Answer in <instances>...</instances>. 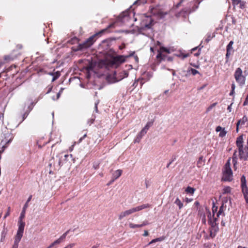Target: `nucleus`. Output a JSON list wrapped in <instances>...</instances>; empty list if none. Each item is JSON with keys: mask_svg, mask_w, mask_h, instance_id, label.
<instances>
[{"mask_svg": "<svg viewBox=\"0 0 248 248\" xmlns=\"http://www.w3.org/2000/svg\"><path fill=\"white\" fill-rule=\"evenodd\" d=\"M140 22L138 27L140 33L148 37H151L153 33V26L155 23L154 20L151 16L142 15L140 16Z\"/></svg>", "mask_w": 248, "mask_h": 248, "instance_id": "nucleus-1", "label": "nucleus"}, {"mask_svg": "<svg viewBox=\"0 0 248 248\" xmlns=\"http://www.w3.org/2000/svg\"><path fill=\"white\" fill-rule=\"evenodd\" d=\"M150 207L151 205L150 204L146 203L131 208L128 210L121 212L118 216V218L119 220H122L124 217Z\"/></svg>", "mask_w": 248, "mask_h": 248, "instance_id": "nucleus-2", "label": "nucleus"}, {"mask_svg": "<svg viewBox=\"0 0 248 248\" xmlns=\"http://www.w3.org/2000/svg\"><path fill=\"white\" fill-rule=\"evenodd\" d=\"M134 52H132L128 56L124 55H117L112 57L110 60L108 62V65L114 67H117L121 63L124 62L125 61L126 58L133 55Z\"/></svg>", "mask_w": 248, "mask_h": 248, "instance_id": "nucleus-3", "label": "nucleus"}, {"mask_svg": "<svg viewBox=\"0 0 248 248\" xmlns=\"http://www.w3.org/2000/svg\"><path fill=\"white\" fill-rule=\"evenodd\" d=\"M206 211L207 212V217L208 218V223L211 226V229L210 231V235L211 236L214 237L215 236L216 232L218 231V227L217 226V224L216 221L217 220V217H214V215L213 214L212 216L211 213L209 209H206Z\"/></svg>", "mask_w": 248, "mask_h": 248, "instance_id": "nucleus-4", "label": "nucleus"}, {"mask_svg": "<svg viewBox=\"0 0 248 248\" xmlns=\"http://www.w3.org/2000/svg\"><path fill=\"white\" fill-rule=\"evenodd\" d=\"M128 75V72L125 70L120 72L118 74L114 72L113 74L108 75L107 77V80L109 83H113L127 77Z\"/></svg>", "mask_w": 248, "mask_h": 248, "instance_id": "nucleus-5", "label": "nucleus"}, {"mask_svg": "<svg viewBox=\"0 0 248 248\" xmlns=\"http://www.w3.org/2000/svg\"><path fill=\"white\" fill-rule=\"evenodd\" d=\"M224 181L231 182L233 179L232 171L231 168L230 159L226 163L223 171L222 178Z\"/></svg>", "mask_w": 248, "mask_h": 248, "instance_id": "nucleus-6", "label": "nucleus"}, {"mask_svg": "<svg viewBox=\"0 0 248 248\" xmlns=\"http://www.w3.org/2000/svg\"><path fill=\"white\" fill-rule=\"evenodd\" d=\"M236 144L237 147L239 158L241 159L247 160L248 158V155H246L245 151L243 147V136L241 135L237 137L236 141Z\"/></svg>", "mask_w": 248, "mask_h": 248, "instance_id": "nucleus-7", "label": "nucleus"}, {"mask_svg": "<svg viewBox=\"0 0 248 248\" xmlns=\"http://www.w3.org/2000/svg\"><path fill=\"white\" fill-rule=\"evenodd\" d=\"M106 30H103L101 31H100L98 32V33H96V34L92 35L90 38H89L84 43L80 44L78 46V49L79 50H82L84 48H86L87 47H90L91 46H92L93 43L95 41V37L97 36L101 35L102 33H103Z\"/></svg>", "mask_w": 248, "mask_h": 248, "instance_id": "nucleus-8", "label": "nucleus"}, {"mask_svg": "<svg viewBox=\"0 0 248 248\" xmlns=\"http://www.w3.org/2000/svg\"><path fill=\"white\" fill-rule=\"evenodd\" d=\"M234 77L236 82L241 86H243L246 81V76L244 75L242 69L237 68L234 73Z\"/></svg>", "mask_w": 248, "mask_h": 248, "instance_id": "nucleus-9", "label": "nucleus"}, {"mask_svg": "<svg viewBox=\"0 0 248 248\" xmlns=\"http://www.w3.org/2000/svg\"><path fill=\"white\" fill-rule=\"evenodd\" d=\"M31 198H32V196L31 195L30 196V197L28 198L26 202L25 203V204H24V205L23 206L22 211L20 214V217L19 218V220L18 221V228H21L24 229V227L25 226V223L23 221V220L24 218L25 217L26 210L29 206L28 203L31 200Z\"/></svg>", "mask_w": 248, "mask_h": 248, "instance_id": "nucleus-10", "label": "nucleus"}, {"mask_svg": "<svg viewBox=\"0 0 248 248\" xmlns=\"http://www.w3.org/2000/svg\"><path fill=\"white\" fill-rule=\"evenodd\" d=\"M24 230V229L18 227L16 234L15 237L14 243L12 248H18V244L23 236Z\"/></svg>", "mask_w": 248, "mask_h": 248, "instance_id": "nucleus-11", "label": "nucleus"}, {"mask_svg": "<svg viewBox=\"0 0 248 248\" xmlns=\"http://www.w3.org/2000/svg\"><path fill=\"white\" fill-rule=\"evenodd\" d=\"M152 14L157 16L160 18H162L167 15V13H164L161 11L157 10V9L152 8L150 9Z\"/></svg>", "mask_w": 248, "mask_h": 248, "instance_id": "nucleus-12", "label": "nucleus"}, {"mask_svg": "<svg viewBox=\"0 0 248 248\" xmlns=\"http://www.w3.org/2000/svg\"><path fill=\"white\" fill-rule=\"evenodd\" d=\"M248 119L246 116H244L242 119L239 120L236 124V131L238 132L239 130V126L244 125L245 123L247 121Z\"/></svg>", "mask_w": 248, "mask_h": 248, "instance_id": "nucleus-13", "label": "nucleus"}, {"mask_svg": "<svg viewBox=\"0 0 248 248\" xmlns=\"http://www.w3.org/2000/svg\"><path fill=\"white\" fill-rule=\"evenodd\" d=\"M122 173V170H117L115 171L112 174V182H114L117 179H118Z\"/></svg>", "mask_w": 248, "mask_h": 248, "instance_id": "nucleus-14", "label": "nucleus"}, {"mask_svg": "<svg viewBox=\"0 0 248 248\" xmlns=\"http://www.w3.org/2000/svg\"><path fill=\"white\" fill-rule=\"evenodd\" d=\"M163 52H165L167 53H170V50L168 48H166L165 47H160V52L157 55V58H161V59H164V58L163 57V56L162 55V54L161 53Z\"/></svg>", "mask_w": 248, "mask_h": 248, "instance_id": "nucleus-15", "label": "nucleus"}, {"mask_svg": "<svg viewBox=\"0 0 248 248\" xmlns=\"http://www.w3.org/2000/svg\"><path fill=\"white\" fill-rule=\"evenodd\" d=\"M226 209V205H224V203H222L221 206L220 207L219 211L217 213V217H219L220 216L222 215L223 216H225L224 211Z\"/></svg>", "mask_w": 248, "mask_h": 248, "instance_id": "nucleus-16", "label": "nucleus"}, {"mask_svg": "<svg viewBox=\"0 0 248 248\" xmlns=\"http://www.w3.org/2000/svg\"><path fill=\"white\" fill-rule=\"evenodd\" d=\"M237 151L235 150L232 157V161L233 164V168L235 170L237 169Z\"/></svg>", "mask_w": 248, "mask_h": 248, "instance_id": "nucleus-17", "label": "nucleus"}, {"mask_svg": "<svg viewBox=\"0 0 248 248\" xmlns=\"http://www.w3.org/2000/svg\"><path fill=\"white\" fill-rule=\"evenodd\" d=\"M241 188H242V192L243 194L244 198H246V197H248V188L247 186H241Z\"/></svg>", "mask_w": 248, "mask_h": 248, "instance_id": "nucleus-18", "label": "nucleus"}, {"mask_svg": "<svg viewBox=\"0 0 248 248\" xmlns=\"http://www.w3.org/2000/svg\"><path fill=\"white\" fill-rule=\"evenodd\" d=\"M231 190L232 188L231 187L228 186H225L222 189V194H226L230 193L231 192Z\"/></svg>", "mask_w": 248, "mask_h": 248, "instance_id": "nucleus-19", "label": "nucleus"}, {"mask_svg": "<svg viewBox=\"0 0 248 248\" xmlns=\"http://www.w3.org/2000/svg\"><path fill=\"white\" fill-rule=\"evenodd\" d=\"M174 203L176 204L177 206H178L179 209H181L183 207V202L180 201V200L177 198L174 202Z\"/></svg>", "mask_w": 248, "mask_h": 248, "instance_id": "nucleus-20", "label": "nucleus"}, {"mask_svg": "<svg viewBox=\"0 0 248 248\" xmlns=\"http://www.w3.org/2000/svg\"><path fill=\"white\" fill-rule=\"evenodd\" d=\"M195 191V188L190 187V186L187 187V188L185 190V191L187 193H189V194H191V195H193L194 194Z\"/></svg>", "mask_w": 248, "mask_h": 248, "instance_id": "nucleus-21", "label": "nucleus"}, {"mask_svg": "<svg viewBox=\"0 0 248 248\" xmlns=\"http://www.w3.org/2000/svg\"><path fill=\"white\" fill-rule=\"evenodd\" d=\"M163 239H164L162 237H159V238H157L153 239L151 242H150L149 243L148 245H151L152 244H153L154 243H156V242H161V241H163Z\"/></svg>", "mask_w": 248, "mask_h": 248, "instance_id": "nucleus-22", "label": "nucleus"}, {"mask_svg": "<svg viewBox=\"0 0 248 248\" xmlns=\"http://www.w3.org/2000/svg\"><path fill=\"white\" fill-rule=\"evenodd\" d=\"M143 136V135H142L141 134H140V133H139L136 138H135V140H134V142L135 143H136V142H140V141L141 139H142V137Z\"/></svg>", "mask_w": 248, "mask_h": 248, "instance_id": "nucleus-23", "label": "nucleus"}, {"mask_svg": "<svg viewBox=\"0 0 248 248\" xmlns=\"http://www.w3.org/2000/svg\"><path fill=\"white\" fill-rule=\"evenodd\" d=\"M227 131L225 130V128H223V129L220 131L219 134V137L223 138L225 137L227 134Z\"/></svg>", "mask_w": 248, "mask_h": 248, "instance_id": "nucleus-24", "label": "nucleus"}, {"mask_svg": "<svg viewBox=\"0 0 248 248\" xmlns=\"http://www.w3.org/2000/svg\"><path fill=\"white\" fill-rule=\"evenodd\" d=\"M241 186H246V179L245 176L243 175L241 179Z\"/></svg>", "mask_w": 248, "mask_h": 248, "instance_id": "nucleus-25", "label": "nucleus"}, {"mask_svg": "<svg viewBox=\"0 0 248 248\" xmlns=\"http://www.w3.org/2000/svg\"><path fill=\"white\" fill-rule=\"evenodd\" d=\"M129 226L130 228H132V229H135L136 228L141 227V225H140V224H134L132 223H130L129 224Z\"/></svg>", "mask_w": 248, "mask_h": 248, "instance_id": "nucleus-26", "label": "nucleus"}, {"mask_svg": "<svg viewBox=\"0 0 248 248\" xmlns=\"http://www.w3.org/2000/svg\"><path fill=\"white\" fill-rule=\"evenodd\" d=\"M147 0H137L134 2V5L144 4L147 2Z\"/></svg>", "mask_w": 248, "mask_h": 248, "instance_id": "nucleus-27", "label": "nucleus"}, {"mask_svg": "<svg viewBox=\"0 0 248 248\" xmlns=\"http://www.w3.org/2000/svg\"><path fill=\"white\" fill-rule=\"evenodd\" d=\"M188 72H190L193 75H195L197 74H199V72L194 69L193 68H190L188 70Z\"/></svg>", "mask_w": 248, "mask_h": 248, "instance_id": "nucleus-28", "label": "nucleus"}, {"mask_svg": "<svg viewBox=\"0 0 248 248\" xmlns=\"http://www.w3.org/2000/svg\"><path fill=\"white\" fill-rule=\"evenodd\" d=\"M153 125V122H148L145 126H144V128L148 130L149 128Z\"/></svg>", "mask_w": 248, "mask_h": 248, "instance_id": "nucleus-29", "label": "nucleus"}, {"mask_svg": "<svg viewBox=\"0 0 248 248\" xmlns=\"http://www.w3.org/2000/svg\"><path fill=\"white\" fill-rule=\"evenodd\" d=\"M200 3V1H199L198 2V3L196 4L195 3H192V4L193 5V7H195V8H193L191 10H190L189 12L194 11L196 9H197L198 8L199 4ZM191 4H192V3H191Z\"/></svg>", "mask_w": 248, "mask_h": 248, "instance_id": "nucleus-30", "label": "nucleus"}, {"mask_svg": "<svg viewBox=\"0 0 248 248\" xmlns=\"http://www.w3.org/2000/svg\"><path fill=\"white\" fill-rule=\"evenodd\" d=\"M69 231H67L65 233H64L60 238L59 239L62 241L63 239H64L67 235Z\"/></svg>", "mask_w": 248, "mask_h": 248, "instance_id": "nucleus-31", "label": "nucleus"}, {"mask_svg": "<svg viewBox=\"0 0 248 248\" xmlns=\"http://www.w3.org/2000/svg\"><path fill=\"white\" fill-rule=\"evenodd\" d=\"M217 103H214L212 104L211 105H210L207 108V112L210 111L214 107H215L217 105Z\"/></svg>", "mask_w": 248, "mask_h": 248, "instance_id": "nucleus-32", "label": "nucleus"}, {"mask_svg": "<svg viewBox=\"0 0 248 248\" xmlns=\"http://www.w3.org/2000/svg\"><path fill=\"white\" fill-rule=\"evenodd\" d=\"M227 51L232 52H233V47L232 46H230L228 45L227 46Z\"/></svg>", "mask_w": 248, "mask_h": 248, "instance_id": "nucleus-33", "label": "nucleus"}, {"mask_svg": "<svg viewBox=\"0 0 248 248\" xmlns=\"http://www.w3.org/2000/svg\"><path fill=\"white\" fill-rule=\"evenodd\" d=\"M10 213V207H9L7 209V212L3 217V219H5L8 216H9Z\"/></svg>", "mask_w": 248, "mask_h": 248, "instance_id": "nucleus-34", "label": "nucleus"}, {"mask_svg": "<svg viewBox=\"0 0 248 248\" xmlns=\"http://www.w3.org/2000/svg\"><path fill=\"white\" fill-rule=\"evenodd\" d=\"M63 89H64L62 88L60 89V91L59 92V93L57 94V98H56V99H58L60 98V97L61 96V94H62V93L63 92Z\"/></svg>", "mask_w": 248, "mask_h": 248, "instance_id": "nucleus-35", "label": "nucleus"}, {"mask_svg": "<svg viewBox=\"0 0 248 248\" xmlns=\"http://www.w3.org/2000/svg\"><path fill=\"white\" fill-rule=\"evenodd\" d=\"M62 241L59 238L57 240H55L54 242L52 243L54 246L56 245L59 244L61 243Z\"/></svg>", "mask_w": 248, "mask_h": 248, "instance_id": "nucleus-36", "label": "nucleus"}, {"mask_svg": "<svg viewBox=\"0 0 248 248\" xmlns=\"http://www.w3.org/2000/svg\"><path fill=\"white\" fill-rule=\"evenodd\" d=\"M62 241L59 238L57 240H55L54 242L52 243L54 246L56 245L59 244L61 243Z\"/></svg>", "mask_w": 248, "mask_h": 248, "instance_id": "nucleus-37", "label": "nucleus"}, {"mask_svg": "<svg viewBox=\"0 0 248 248\" xmlns=\"http://www.w3.org/2000/svg\"><path fill=\"white\" fill-rule=\"evenodd\" d=\"M62 241L59 238L57 240H55L54 242L52 243L54 246L56 245L59 244L61 243Z\"/></svg>", "mask_w": 248, "mask_h": 248, "instance_id": "nucleus-38", "label": "nucleus"}, {"mask_svg": "<svg viewBox=\"0 0 248 248\" xmlns=\"http://www.w3.org/2000/svg\"><path fill=\"white\" fill-rule=\"evenodd\" d=\"M147 130L145 128H143L141 131L140 132V134H141L142 135H143V136L145 135L147 132Z\"/></svg>", "mask_w": 248, "mask_h": 248, "instance_id": "nucleus-39", "label": "nucleus"}, {"mask_svg": "<svg viewBox=\"0 0 248 248\" xmlns=\"http://www.w3.org/2000/svg\"><path fill=\"white\" fill-rule=\"evenodd\" d=\"M217 207L215 205H214L212 207V212L214 215L215 214V213L217 211Z\"/></svg>", "mask_w": 248, "mask_h": 248, "instance_id": "nucleus-40", "label": "nucleus"}, {"mask_svg": "<svg viewBox=\"0 0 248 248\" xmlns=\"http://www.w3.org/2000/svg\"><path fill=\"white\" fill-rule=\"evenodd\" d=\"M234 5H238L240 2L241 0H232Z\"/></svg>", "mask_w": 248, "mask_h": 248, "instance_id": "nucleus-41", "label": "nucleus"}, {"mask_svg": "<svg viewBox=\"0 0 248 248\" xmlns=\"http://www.w3.org/2000/svg\"><path fill=\"white\" fill-rule=\"evenodd\" d=\"M149 224V222L147 220H145L143 222V223L141 224H140L141 225V227L146 226Z\"/></svg>", "mask_w": 248, "mask_h": 248, "instance_id": "nucleus-42", "label": "nucleus"}, {"mask_svg": "<svg viewBox=\"0 0 248 248\" xmlns=\"http://www.w3.org/2000/svg\"><path fill=\"white\" fill-rule=\"evenodd\" d=\"M223 128L221 127L220 126H218L216 127V130L217 132H220L221 131Z\"/></svg>", "mask_w": 248, "mask_h": 248, "instance_id": "nucleus-43", "label": "nucleus"}, {"mask_svg": "<svg viewBox=\"0 0 248 248\" xmlns=\"http://www.w3.org/2000/svg\"><path fill=\"white\" fill-rule=\"evenodd\" d=\"M94 121V118H92L88 120V123L89 124V125H91L92 124Z\"/></svg>", "mask_w": 248, "mask_h": 248, "instance_id": "nucleus-44", "label": "nucleus"}, {"mask_svg": "<svg viewBox=\"0 0 248 248\" xmlns=\"http://www.w3.org/2000/svg\"><path fill=\"white\" fill-rule=\"evenodd\" d=\"M232 52L227 51L226 54V59H228L229 56L231 55Z\"/></svg>", "mask_w": 248, "mask_h": 248, "instance_id": "nucleus-45", "label": "nucleus"}, {"mask_svg": "<svg viewBox=\"0 0 248 248\" xmlns=\"http://www.w3.org/2000/svg\"><path fill=\"white\" fill-rule=\"evenodd\" d=\"M148 235H149L148 232L147 230H145L144 231V233H143V235L144 236H148Z\"/></svg>", "mask_w": 248, "mask_h": 248, "instance_id": "nucleus-46", "label": "nucleus"}, {"mask_svg": "<svg viewBox=\"0 0 248 248\" xmlns=\"http://www.w3.org/2000/svg\"><path fill=\"white\" fill-rule=\"evenodd\" d=\"M192 200H193V199H189V198H186V202H187V203H188V202H192Z\"/></svg>", "mask_w": 248, "mask_h": 248, "instance_id": "nucleus-47", "label": "nucleus"}, {"mask_svg": "<svg viewBox=\"0 0 248 248\" xmlns=\"http://www.w3.org/2000/svg\"><path fill=\"white\" fill-rule=\"evenodd\" d=\"M232 103L230 105H229L227 108V109L229 112H231V111H232Z\"/></svg>", "mask_w": 248, "mask_h": 248, "instance_id": "nucleus-48", "label": "nucleus"}, {"mask_svg": "<svg viewBox=\"0 0 248 248\" xmlns=\"http://www.w3.org/2000/svg\"><path fill=\"white\" fill-rule=\"evenodd\" d=\"M228 202V198H224L223 201H222V203H224V204L226 203H227Z\"/></svg>", "mask_w": 248, "mask_h": 248, "instance_id": "nucleus-49", "label": "nucleus"}, {"mask_svg": "<svg viewBox=\"0 0 248 248\" xmlns=\"http://www.w3.org/2000/svg\"><path fill=\"white\" fill-rule=\"evenodd\" d=\"M185 0H181L180 2H179L178 3H177V4L176 5V7H178L180 4L183 3Z\"/></svg>", "mask_w": 248, "mask_h": 248, "instance_id": "nucleus-50", "label": "nucleus"}, {"mask_svg": "<svg viewBox=\"0 0 248 248\" xmlns=\"http://www.w3.org/2000/svg\"><path fill=\"white\" fill-rule=\"evenodd\" d=\"M248 104V99L246 98L245 101L244 102L243 105L246 106Z\"/></svg>", "mask_w": 248, "mask_h": 248, "instance_id": "nucleus-51", "label": "nucleus"}, {"mask_svg": "<svg viewBox=\"0 0 248 248\" xmlns=\"http://www.w3.org/2000/svg\"><path fill=\"white\" fill-rule=\"evenodd\" d=\"M231 88H232V90H234V91L235 88V86L234 83H232V84Z\"/></svg>", "mask_w": 248, "mask_h": 248, "instance_id": "nucleus-52", "label": "nucleus"}, {"mask_svg": "<svg viewBox=\"0 0 248 248\" xmlns=\"http://www.w3.org/2000/svg\"><path fill=\"white\" fill-rule=\"evenodd\" d=\"M76 142H74V144L69 148V150L70 152L72 151L73 150L74 146Z\"/></svg>", "mask_w": 248, "mask_h": 248, "instance_id": "nucleus-53", "label": "nucleus"}, {"mask_svg": "<svg viewBox=\"0 0 248 248\" xmlns=\"http://www.w3.org/2000/svg\"><path fill=\"white\" fill-rule=\"evenodd\" d=\"M201 161H202V157H200L199 158V161H198V163H197V165L199 167H200V166L199 165L200 163H201Z\"/></svg>", "mask_w": 248, "mask_h": 248, "instance_id": "nucleus-54", "label": "nucleus"}, {"mask_svg": "<svg viewBox=\"0 0 248 248\" xmlns=\"http://www.w3.org/2000/svg\"><path fill=\"white\" fill-rule=\"evenodd\" d=\"M173 161V160H172L171 161H170L168 165H167V168H169L170 165L171 164V163Z\"/></svg>", "mask_w": 248, "mask_h": 248, "instance_id": "nucleus-55", "label": "nucleus"}, {"mask_svg": "<svg viewBox=\"0 0 248 248\" xmlns=\"http://www.w3.org/2000/svg\"><path fill=\"white\" fill-rule=\"evenodd\" d=\"M234 93V91L232 90L230 93V95H233Z\"/></svg>", "mask_w": 248, "mask_h": 248, "instance_id": "nucleus-56", "label": "nucleus"}, {"mask_svg": "<svg viewBox=\"0 0 248 248\" xmlns=\"http://www.w3.org/2000/svg\"><path fill=\"white\" fill-rule=\"evenodd\" d=\"M54 246L53 245V244L51 243L48 247H46V248H52Z\"/></svg>", "mask_w": 248, "mask_h": 248, "instance_id": "nucleus-57", "label": "nucleus"}, {"mask_svg": "<svg viewBox=\"0 0 248 248\" xmlns=\"http://www.w3.org/2000/svg\"><path fill=\"white\" fill-rule=\"evenodd\" d=\"M97 104H98L97 103H96L95 104V109L96 112H97V110H97Z\"/></svg>", "mask_w": 248, "mask_h": 248, "instance_id": "nucleus-58", "label": "nucleus"}, {"mask_svg": "<svg viewBox=\"0 0 248 248\" xmlns=\"http://www.w3.org/2000/svg\"><path fill=\"white\" fill-rule=\"evenodd\" d=\"M233 44V42L232 41H231L228 44L229 45L232 46Z\"/></svg>", "mask_w": 248, "mask_h": 248, "instance_id": "nucleus-59", "label": "nucleus"}, {"mask_svg": "<svg viewBox=\"0 0 248 248\" xmlns=\"http://www.w3.org/2000/svg\"><path fill=\"white\" fill-rule=\"evenodd\" d=\"M114 23H112L111 24H110L108 26V28H112L114 26Z\"/></svg>", "mask_w": 248, "mask_h": 248, "instance_id": "nucleus-60", "label": "nucleus"}, {"mask_svg": "<svg viewBox=\"0 0 248 248\" xmlns=\"http://www.w3.org/2000/svg\"><path fill=\"white\" fill-rule=\"evenodd\" d=\"M83 140V139L82 138V137H81V138L79 139L78 143L81 142Z\"/></svg>", "mask_w": 248, "mask_h": 248, "instance_id": "nucleus-61", "label": "nucleus"}, {"mask_svg": "<svg viewBox=\"0 0 248 248\" xmlns=\"http://www.w3.org/2000/svg\"><path fill=\"white\" fill-rule=\"evenodd\" d=\"M188 56V54H184L183 55V58H186Z\"/></svg>", "mask_w": 248, "mask_h": 248, "instance_id": "nucleus-62", "label": "nucleus"}, {"mask_svg": "<svg viewBox=\"0 0 248 248\" xmlns=\"http://www.w3.org/2000/svg\"><path fill=\"white\" fill-rule=\"evenodd\" d=\"M98 248V246H93L92 247V248Z\"/></svg>", "mask_w": 248, "mask_h": 248, "instance_id": "nucleus-63", "label": "nucleus"}, {"mask_svg": "<svg viewBox=\"0 0 248 248\" xmlns=\"http://www.w3.org/2000/svg\"><path fill=\"white\" fill-rule=\"evenodd\" d=\"M237 248H247L244 247H242V246H238Z\"/></svg>", "mask_w": 248, "mask_h": 248, "instance_id": "nucleus-64", "label": "nucleus"}]
</instances>
